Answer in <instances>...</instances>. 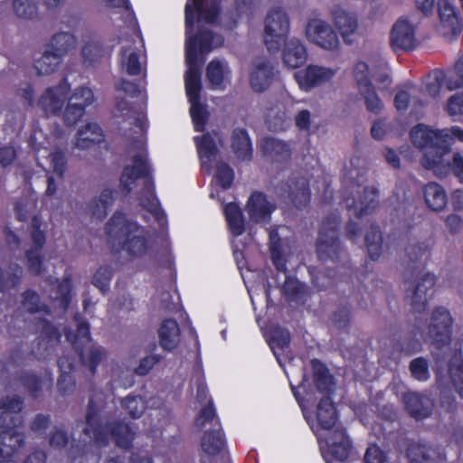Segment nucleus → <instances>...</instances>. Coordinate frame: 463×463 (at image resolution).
I'll use <instances>...</instances> for the list:
<instances>
[{"instance_id":"nucleus-23","label":"nucleus","mask_w":463,"mask_h":463,"mask_svg":"<svg viewBox=\"0 0 463 463\" xmlns=\"http://www.w3.org/2000/svg\"><path fill=\"white\" fill-rule=\"evenodd\" d=\"M121 42L120 37H115L110 44H105L101 39L92 38L81 49L83 62L93 66L103 58H109L114 48Z\"/></svg>"},{"instance_id":"nucleus-64","label":"nucleus","mask_w":463,"mask_h":463,"mask_svg":"<svg viewBox=\"0 0 463 463\" xmlns=\"http://www.w3.org/2000/svg\"><path fill=\"white\" fill-rule=\"evenodd\" d=\"M215 179L223 190H227L233 183L234 171L229 164L221 162L216 167Z\"/></svg>"},{"instance_id":"nucleus-58","label":"nucleus","mask_w":463,"mask_h":463,"mask_svg":"<svg viewBox=\"0 0 463 463\" xmlns=\"http://www.w3.org/2000/svg\"><path fill=\"white\" fill-rule=\"evenodd\" d=\"M128 47H122L120 51L121 63L126 68V71L130 76H137L141 73L140 57L137 52H131L128 54Z\"/></svg>"},{"instance_id":"nucleus-44","label":"nucleus","mask_w":463,"mask_h":463,"mask_svg":"<svg viewBox=\"0 0 463 463\" xmlns=\"http://www.w3.org/2000/svg\"><path fill=\"white\" fill-rule=\"evenodd\" d=\"M198 156L203 164L210 163L218 153L219 148L211 133H204L202 137H194Z\"/></svg>"},{"instance_id":"nucleus-12","label":"nucleus","mask_w":463,"mask_h":463,"mask_svg":"<svg viewBox=\"0 0 463 463\" xmlns=\"http://www.w3.org/2000/svg\"><path fill=\"white\" fill-rule=\"evenodd\" d=\"M93 101L94 94L90 88L80 86L75 89L63 112L64 124L68 127L75 125Z\"/></svg>"},{"instance_id":"nucleus-27","label":"nucleus","mask_w":463,"mask_h":463,"mask_svg":"<svg viewBox=\"0 0 463 463\" xmlns=\"http://www.w3.org/2000/svg\"><path fill=\"white\" fill-rule=\"evenodd\" d=\"M405 250L409 258L408 269H411L410 277L405 278V282H408L425 268L426 260L430 257V247L428 242L421 241L418 244L409 245Z\"/></svg>"},{"instance_id":"nucleus-15","label":"nucleus","mask_w":463,"mask_h":463,"mask_svg":"<svg viewBox=\"0 0 463 463\" xmlns=\"http://www.w3.org/2000/svg\"><path fill=\"white\" fill-rule=\"evenodd\" d=\"M71 90V84L66 77L58 85L49 87L39 99L38 105L45 114L57 115L61 111Z\"/></svg>"},{"instance_id":"nucleus-21","label":"nucleus","mask_w":463,"mask_h":463,"mask_svg":"<svg viewBox=\"0 0 463 463\" xmlns=\"http://www.w3.org/2000/svg\"><path fill=\"white\" fill-rule=\"evenodd\" d=\"M334 74L330 69L308 65L305 70L295 72L294 78L301 90L308 91L330 80Z\"/></svg>"},{"instance_id":"nucleus-13","label":"nucleus","mask_w":463,"mask_h":463,"mask_svg":"<svg viewBox=\"0 0 463 463\" xmlns=\"http://www.w3.org/2000/svg\"><path fill=\"white\" fill-rule=\"evenodd\" d=\"M281 194L298 210L306 208L311 199L308 180L304 176H290L285 184L279 185Z\"/></svg>"},{"instance_id":"nucleus-56","label":"nucleus","mask_w":463,"mask_h":463,"mask_svg":"<svg viewBox=\"0 0 463 463\" xmlns=\"http://www.w3.org/2000/svg\"><path fill=\"white\" fill-rule=\"evenodd\" d=\"M18 380L33 399H37L40 396L43 387L40 376L32 372H23L19 375Z\"/></svg>"},{"instance_id":"nucleus-41","label":"nucleus","mask_w":463,"mask_h":463,"mask_svg":"<svg viewBox=\"0 0 463 463\" xmlns=\"http://www.w3.org/2000/svg\"><path fill=\"white\" fill-rule=\"evenodd\" d=\"M224 215L229 230L233 237H239L245 232V220L238 203L232 202L224 206Z\"/></svg>"},{"instance_id":"nucleus-4","label":"nucleus","mask_w":463,"mask_h":463,"mask_svg":"<svg viewBox=\"0 0 463 463\" xmlns=\"http://www.w3.org/2000/svg\"><path fill=\"white\" fill-rule=\"evenodd\" d=\"M411 143L423 151L422 166L432 171L439 161L449 154V137L440 129H431L424 124H417L410 131Z\"/></svg>"},{"instance_id":"nucleus-16","label":"nucleus","mask_w":463,"mask_h":463,"mask_svg":"<svg viewBox=\"0 0 463 463\" xmlns=\"http://www.w3.org/2000/svg\"><path fill=\"white\" fill-rule=\"evenodd\" d=\"M346 207L354 211L357 218L372 214L379 206V190L373 186H365L358 196H348L345 198Z\"/></svg>"},{"instance_id":"nucleus-17","label":"nucleus","mask_w":463,"mask_h":463,"mask_svg":"<svg viewBox=\"0 0 463 463\" xmlns=\"http://www.w3.org/2000/svg\"><path fill=\"white\" fill-rule=\"evenodd\" d=\"M227 441L224 431L221 427L204 431L201 438V447L207 455L201 458V463H212L211 457L221 454L226 448ZM224 463H230L229 455H223Z\"/></svg>"},{"instance_id":"nucleus-19","label":"nucleus","mask_w":463,"mask_h":463,"mask_svg":"<svg viewBox=\"0 0 463 463\" xmlns=\"http://www.w3.org/2000/svg\"><path fill=\"white\" fill-rule=\"evenodd\" d=\"M402 402L405 411L416 420H422L430 417L434 408L432 399L415 392L403 393Z\"/></svg>"},{"instance_id":"nucleus-30","label":"nucleus","mask_w":463,"mask_h":463,"mask_svg":"<svg viewBox=\"0 0 463 463\" xmlns=\"http://www.w3.org/2000/svg\"><path fill=\"white\" fill-rule=\"evenodd\" d=\"M423 335L422 323L418 316L415 317V324L412 330L404 335H400L397 343L394 345L401 354L411 355L420 352L422 348L420 340L417 337Z\"/></svg>"},{"instance_id":"nucleus-47","label":"nucleus","mask_w":463,"mask_h":463,"mask_svg":"<svg viewBox=\"0 0 463 463\" xmlns=\"http://www.w3.org/2000/svg\"><path fill=\"white\" fill-rule=\"evenodd\" d=\"M62 56L51 49L46 50L41 58L34 61L33 67L38 75H48L55 71L62 61Z\"/></svg>"},{"instance_id":"nucleus-10","label":"nucleus","mask_w":463,"mask_h":463,"mask_svg":"<svg viewBox=\"0 0 463 463\" xmlns=\"http://www.w3.org/2000/svg\"><path fill=\"white\" fill-rule=\"evenodd\" d=\"M191 33L192 31L185 33V61L203 64L204 59L203 57L199 61V55L203 56L213 51L217 34L211 30H199L195 34L189 35Z\"/></svg>"},{"instance_id":"nucleus-37","label":"nucleus","mask_w":463,"mask_h":463,"mask_svg":"<svg viewBox=\"0 0 463 463\" xmlns=\"http://www.w3.org/2000/svg\"><path fill=\"white\" fill-rule=\"evenodd\" d=\"M103 141L104 133L100 126L97 123H88L84 128L79 129L75 146L80 149H88Z\"/></svg>"},{"instance_id":"nucleus-48","label":"nucleus","mask_w":463,"mask_h":463,"mask_svg":"<svg viewBox=\"0 0 463 463\" xmlns=\"http://www.w3.org/2000/svg\"><path fill=\"white\" fill-rule=\"evenodd\" d=\"M22 306L29 314H51L50 307L43 303L40 295L33 289H26L22 293Z\"/></svg>"},{"instance_id":"nucleus-62","label":"nucleus","mask_w":463,"mask_h":463,"mask_svg":"<svg viewBox=\"0 0 463 463\" xmlns=\"http://www.w3.org/2000/svg\"><path fill=\"white\" fill-rule=\"evenodd\" d=\"M72 281L69 277L64 278L58 283L54 299L60 302V305L66 309L71 301Z\"/></svg>"},{"instance_id":"nucleus-28","label":"nucleus","mask_w":463,"mask_h":463,"mask_svg":"<svg viewBox=\"0 0 463 463\" xmlns=\"http://www.w3.org/2000/svg\"><path fill=\"white\" fill-rule=\"evenodd\" d=\"M313 370V382L316 389L323 394L329 396L335 392V382L334 376L329 373L328 368L318 359L311 361Z\"/></svg>"},{"instance_id":"nucleus-49","label":"nucleus","mask_w":463,"mask_h":463,"mask_svg":"<svg viewBox=\"0 0 463 463\" xmlns=\"http://www.w3.org/2000/svg\"><path fill=\"white\" fill-rule=\"evenodd\" d=\"M76 353L81 364L85 367H88L92 375L96 373L98 366L106 357L105 350L101 347L96 346H91L89 349L87 355L84 353L83 347L76 350Z\"/></svg>"},{"instance_id":"nucleus-63","label":"nucleus","mask_w":463,"mask_h":463,"mask_svg":"<svg viewBox=\"0 0 463 463\" xmlns=\"http://www.w3.org/2000/svg\"><path fill=\"white\" fill-rule=\"evenodd\" d=\"M411 376L420 382L430 378L429 362L425 357H417L411 361L409 365Z\"/></svg>"},{"instance_id":"nucleus-43","label":"nucleus","mask_w":463,"mask_h":463,"mask_svg":"<svg viewBox=\"0 0 463 463\" xmlns=\"http://www.w3.org/2000/svg\"><path fill=\"white\" fill-rule=\"evenodd\" d=\"M424 199L428 207L434 212L443 210L448 203L444 188L437 183H429L424 186Z\"/></svg>"},{"instance_id":"nucleus-32","label":"nucleus","mask_w":463,"mask_h":463,"mask_svg":"<svg viewBox=\"0 0 463 463\" xmlns=\"http://www.w3.org/2000/svg\"><path fill=\"white\" fill-rule=\"evenodd\" d=\"M232 71L226 61L212 60L206 67V78L212 90H225V80H230Z\"/></svg>"},{"instance_id":"nucleus-26","label":"nucleus","mask_w":463,"mask_h":463,"mask_svg":"<svg viewBox=\"0 0 463 463\" xmlns=\"http://www.w3.org/2000/svg\"><path fill=\"white\" fill-rule=\"evenodd\" d=\"M407 457L411 463H444L446 455L439 448L413 442L407 448Z\"/></svg>"},{"instance_id":"nucleus-34","label":"nucleus","mask_w":463,"mask_h":463,"mask_svg":"<svg viewBox=\"0 0 463 463\" xmlns=\"http://www.w3.org/2000/svg\"><path fill=\"white\" fill-rule=\"evenodd\" d=\"M188 69L184 75L185 92L188 101L201 100L202 92V64L187 63Z\"/></svg>"},{"instance_id":"nucleus-6","label":"nucleus","mask_w":463,"mask_h":463,"mask_svg":"<svg viewBox=\"0 0 463 463\" xmlns=\"http://www.w3.org/2000/svg\"><path fill=\"white\" fill-rule=\"evenodd\" d=\"M21 423H3L0 431V463H15L12 458L24 446V435L18 431ZM47 454L43 450H35L23 463H46Z\"/></svg>"},{"instance_id":"nucleus-29","label":"nucleus","mask_w":463,"mask_h":463,"mask_svg":"<svg viewBox=\"0 0 463 463\" xmlns=\"http://www.w3.org/2000/svg\"><path fill=\"white\" fill-rule=\"evenodd\" d=\"M231 147L237 159L250 162L253 157L252 142L244 128H235L231 135Z\"/></svg>"},{"instance_id":"nucleus-14","label":"nucleus","mask_w":463,"mask_h":463,"mask_svg":"<svg viewBox=\"0 0 463 463\" xmlns=\"http://www.w3.org/2000/svg\"><path fill=\"white\" fill-rule=\"evenodd\" d=\"M306 34L312 43L326 50H336L340 45L338 36L334 29L320 19L308 21Z\"/></svg>"},{"instance_id":"nucleus-54","label":"nucleus","mask_w":463,"mask_h":463,"mask_svg":"<svg viewBox=\"0 0 463 463\" xmlns=\"http://www.w3.org/2000/svg\"><path fill=\"white\" fill-rule=\"evenodd\" d=\"M283 291L291 301L302 304L307 301V288L304 283L297 279L286 280Z\"/></svg>"},{"instance_id":"nucleus-45","label":"nucleus","mask_w":463,"mask_h":463,"mask_svg":"<svg viewBox=\"0 0 463 463\" xmlns=\"http://www.w3.org/2000/svg\"><path fill=\"white\" fill-rule=\"evenodd\" d=\"M365 246L371 260H377L383 251V234L379 225L372 223L364 236Z\"/></svg>"},{"instance_id":"nucleus-59","label":"nucleus","mask_w":463,"mask_h":463,"mask_svg":"<svg viewBox=\"0 0 463 463\" xmlns=\"http://www.w3.org/2000/svg\"><path fill=\"white\" fill-rule=\"evenodd\" d=\"M112 277V268L108 265L101 266L94 273L91 282L93 286L99 288L102 294H106L109 289Z\"/></svg>"},{"instance_id":"nucleus-39","label":"nucleus","mask_w":463,"mask_h":463,"mask_svg":"<svg viewBox=\"0 0 463 463\" xmlns=\"http://www.w3.org/2000/svg\"><path fill=\"white\" fill-rule=\"evenodd\" d=\"M24 407V399L18 395L6 396L0 399V410L4 411L0 414V426L3 423H22V419L13 412L19 413Z\"/></svg>"},{"instance_id":"nucleus-51","label":"nucleus","mask_w":463,"mask_h":463,"mask_svg":"<svg viewBox=\"0 0 463 463\" xmlns=\"http://www.w3.org/2000/svg\"><path fill=\"white\" fill-rule=\"evenodd\" d=\"M207 423H211L214 427L222 426L212 398H210L208 402L199 411L194 419V424L198 428L202 429L205 427Z\"/></svg>"},{"instance_id":"nucleus-52","label":"nucleus","mask_w":463,"mask_h":463,"mask_svg":"<svg viewBox=\"0 0 463 463\" xmlns=\"http://www.w3.org/2000/svg\"><path fill=\"white\" fill-rule=\"evenodd\" d=\"M360 94L364 99V103L367 111L378 115L383 109V103L380 97L378 96L375 88L372 84H365L364 87H360L359 89Z\"/></svg>"},{"instance_id":"nucleus-24","label":"nucleus","mask_w":463,"mask_h":463,"mask_svg":"<svg viewBox=\"0 0 463 463\" xmlns=\"http://www.w3.org/2000/svg\"><path fill=\"white\" fill-rule=\"evenodd\" d=\"M221 12L220 5L217 1H213L207 8L203 6L202 10H195L189 2L186 3L184 8V24L185 33L193 31L196 21H203L206 24H215L219 18Z\"/></svg>"},{"instance_id":"nucleus-53","label":"nucleus","mask_w":463,"mask_h":463,"mask_svg":"<svg viewBox=\"0 0 463 463\" xmlns=\"http://www.w3.org/2000/svg\"><path fill=\"white\" fill-rule=\"evenodd\" d=\"M141 205L146 211L151 213L155 220L163 226L167 223L166 213L162 209L159 199L156 194H145Z\"/></svg>"},{"instance_id":"nucleus-35","label":"nucleus","mask_w":463,"mask_h":463,"mask_svg":"<svg viewBox=\"0 0 463 463\" xmlns=\"http://www.w3.org/2000/svg\"><path fill=\"white\" fill-rule=\"evenodd\" d=\"M317 420L323 430L333 429L337 420L338 413L332 397L323 396L317 405Z\"/></svg>"},{"instance_id":"nucleus-3","label":"nucleus","mask_w":463,"mask_h":463,"mask_svg":"<svg viewBox=\"0 0 463 463\" xmlns=\"http://www.w3.org/2000/svg\"><path fill=\"white\" fill-rule=\"evenodd\" d=\"M108 237L118 241L121 250L131 259L145 257L151 249L146 228L128 219L121 211H116L105 226Z\"/></svg>"},{"instance_id":"nucleus-8","label":"nucleus","mask_w":463,"mask_h":463,"mask_svg":"<svg viewBox=\"0 0 463 463\" xmlns=\"http://www.w3.org/2000/svg\"><path fill=\"white\" fill-rule=\"evenodd\" d=\"M453 322L452 316L448 308L440 306L433 309L428 326V332L432 339V344L437 348L441 349L450 344Z\"/></svg>"},{"instance_id":"nucleus-60","label":"nucleus","mask_w":463,"mask_h":463,"mask_svg":"<svg viewBox=\"0 0 463 463\" xmlns=\"http://www.w3.org/2000/svg\"><path fill=\"white\" fill-rule=\"evenodd\" d=\"M42 219L38 215H34L31 222L30 237L33 244V250L41 251L46 242L44 231L42 230Z\"/></svg>"},{"instance_id":"nucleus-46","label":"nucleus","mask_w":463,"mask_h":463,"mask_svg":"<svg viewBox=\"0 0 463 463\" xmlns=\"http://www.w3.org/2000/svg\"><path fill=\"white\" fill-rule=\"evenodd\" d=\"M448 370L453 386L463 399V355L461 352H455L452 354L448 363Z\"/></svg>"},{"instance_id":"nucleus-7","label":"nucleus","mask_w":463,"mask_h":463,"mask_svg":"<svg viewBox=\"0 0 463 463\" xmlns=\"http://www.w3.org/2000/svg\"><path fill=\"white\" fill-rule=\"evenodd\" d=\"M133 165L124 166L119 177V188L126 194L132 192V185L137 179L144 178L145 194H156L154 180L151 176V170L146 158L140 155L132 157Z\"/></svg>"},{"instance_id":"nucleus-61","label":"nucleus","mask_w":463,"mask_h":463,"mask_svg":"<svg viewBox=\"0 0 463 463\" xmlns=\"http://www.w3.org/2000/svg\"><path fill=\"white\" fill-rule=\"evenodd\" d=\"M121 406L132 419L140 418L145 411L142 398L138 395H128L121 401Z\"/></svg>"},{"instance_id":"nucleus-5","label":"nucleus","mask_w":463,"mask_h":463,"mask_svg":"<svg viewBox=\"0 0 463 463\" xmlns=\"http://www.w3.org/2000/svg\"><path fill=\"white\" fill-rule=\"evenodd\" d=\"M339 218L335 214L326 216L319 229L316 242V253L322 262H337L343 251L339 237Z\"/></svg>"},{"instance_id":"nucleus-42","label":"nucleus","mask_w":463,"mask_h":463,"mask_svg":"<svg viewBox=\"0 0 463 463\" xmlns=\"http://www.w3.org/2000/svg\"><path fill=\"white\" fill-rule=\"evenodd\" d=\"M74 320L77 324L76 332L73 334L71 330H65V335L76 351L82 348L83 344L90 342L91 336L90 323L83 318L81 314H75Z\"/></svg>"},{"instance_id":"nucleus-38","label":"nucleus","mask_w":463,"mask_h":463,"mask_svg":"<svg viewBox=\"0 0 463 463\" xmlns=\"http://www.w3.org/2000/svg\"><path fill=\"white\" fill-rule=\"evenodd\" d=\"M434 175L439 178L446 177L452 173L455 177L463 184V156L459 152L453 154L452 161H448L445 156L442 157L432 169Z\"/></svg>"},{"instance_id":"nucleus-36","label":"nucleus","mask_w":463,"mask_h":463,"mask_svg":"<svg viewBox=\"0 0 463 463\" xmlns=\"http://www.w3.org/2000/svg\"><path fill=\"white\" fill-rule=\"evenodd\" d=\"M273 68L267 61L255 65L250 76V83L256 92H262L270 85L273 79Z\"/></svg>"},{"instance_id":"nucleus-40","label":"nucleus","mask_w":463,"mask_h":463,"mask_svg":"<svg viewBox=\"0 0 463 463\" xmlns=\"http://www.w3.org/2000/svg\"><path fill=\"white\" fill-rule=\"evenodd\" d=\"M116 190L104 188L98 197H94L90 204L91 215L100 221L108 215L109 209L115 202Z\"/></svg>"},{"instance_id":"nucleus-2","label":"nucleus","mask_w":463,"mask_h":463,"mask_svg":"<svg viewBox=\"0 0 463 463\" xmlns=\"http://www.w3.org/2000/svg\"><path fill=\"white\" fill-rule=\"evenodd\" d=\"M289 33V18L284 9L276 7L271 9L265 18L264 43L271 53L278 52L282 44L283 62L288 68H299L307 59L305 45L298 39L287 42Z\"/></svg>"},{"instance_id":"nucleus-18","label":"nucleus","mask_w":463,"mask_h":463,"mask_svg":"<svg viewBox=\"0 0 463 463\" xmlns=\"http://www.w3.org/2000/svg\"><path fill=\"white\" fill-rule=\"evenodd\" d=\"M390 44L394 52L412 51L416 47L414 27L407 19H399L393 24Z\"/></svg>"},{"instance_id":"nucleus-57","label":"nucleus","mask_w":463,"mask_h":463,"mask_svg":"<svg viewBox=\"0 0 463 463\" xmlns=\"http://www.w3.org/2000/svg\"><path fill=\"white\" fill-rule=\"evenodd\" d=\"M291 336L288 329L279 326H274L270 332L269 345L275 352V349L284 351L289 347Z\"/></svg>"},{"instance_id":"nucleus-31","label":"nucleus","mask_w":463,"mask_h":463,"mask_svg":"<svg viewBox=\"0 0 463 463\" xmlns=\"http://www.w3.org/2000/svg\"><path fill=\"white\" fill-rule=\"evenodd\" d=\"M159 345L164 351L173 352L180 344L181 331L174 318L165 319L157 331Z\"/></svg>"},{"instance_id":"nucleus-20","label":"nucleus","mask_w":463,"mask_h":463,"mask_svg":"<svg viewBox=\"0 0 463 463\" xmlns=\"http://www.w3.org/2000/svg\"><path fill=\"white\" fill-rule=\"evenodd\" d=\"M435 283L436 276L428 272L418 280L411 295L407 292L406 298L410 300L409 303L413 313L421 315L426 310L429 292L432 290Z\"/></svg>"},{"instance_id":"nucleus-11","label":"nucleus","mask_w":463,"mask_h":463,"mask_svg":"<svg viewBox=\"0 0 463 463\" xmlns=\"http://www.w3.org/2000/svg\"><path fill=\"white\" fill-rule=\"evenodd\" d=\"M353 450V444L346 430L337 427L328 438L327 447L323 451L326 463H344L347 461Z\"/></svg>"},{"instance_id":"nucleus-22","label":"nucleus","mask_w":463,"mask_h":463,"mask_svg":"<svg viewBox=\"0 0 463 463\" xmlns=\"http://www.w3.org/2000/svg\"><path fill=\"white\" fill-rule=\"evenodd\" d=\"M246 210L251 222L260 223L269 222L276 205L271 203L263 192L254 191L250 195Z\"/></svg>"},{"instance_id":"nucleus-33","label":"nucleus","mask_w":463,"mask_h":463,"mask_svg":"<svg viewBox=\"0 0 463 463\" xmlns=\"http://www.w3.org/2000/svg\"><path fill=\"white\" fill-rule=\"evenodd\" d=\"M335 25L339 30L345 43H352L351 36L356 33L358 27L357 18L345 10L337 7L332 11Z\"/></svg>"},{"instance_id":"nucleus-1","label":"nucleus","mask_w":463,"mask_h":463,"mask_svg":"<svg viewBox=\"0 0 463 463\" xmlns=\"http://www.w3.org/2000/svg\"><path fill=\"white\" fill-rule=\"evenodd\" d=\"M83 432L90 438V440H79L76 444L71 443L68 456L72 461H76L87 454L91 441L99 446H107L111 438L117 447L129 449L135 439V432L128 423L120 420L104 423L92 398L88 403L86 427Z\"/></svg>"},{"instance_id":"nucleus-9","label":"nucleus","mask_w":463,"mask_h":463,"mask_svg":"<svg viewBox=\"0 0 463 463\" xmlns=\"http://www.w3.org/2000/svg\"><path fill=\"white\" fill-rule=\"evenodd\" d=\"M431 80L425 84V90L430 97L439 96L443 86L449 90L463 87V55L455 63L453 70L447 74L442 70H435L430 75Z\"/></svg>"},{"instance_id":"nucleus-25","label":"nucleus","mask_w":463,"mask_h":463,"mask_svg":"<svg viewBox=\"0 0 463 463\" xmlns=\"http://www.w3.org/2000/svg\"><path fill=\"white\" fill-rule=\"evenodd\" d=\"M260 148L262 154L272 163L287 165L290 162L292 150L289 145L273 137H266L261 140Z\"/></svg>"},{"instance_id":"nucleus-50","label":"nucleus","mask_w":463,"mask_h":463,"mask_svg":"<svg viewBox=\"0 0 463 463\" xmlns=\"http://www.w3.org/2000/svg\"><path fill=\"white\" fill-rule=\"evenodd\" d=\"M76 37L68 32H61L54 34L50 42L49 49L64 57L75 47Z\"/></svg>"},{"instance_id":"nucleus-55","label":"nucleus","mask_w":463,"mask_h":463,"mask_svg":"<svg viewBox=\"0 0 463 463\" xmlns=\"http://www.w3.org/2000/svg\"><path fill=\"white\" fill-rule=\"evenodd\" d=\"M190 116L196 132H203L208 121L209 113L201 100L190 101Z\"/></svg>"}]
</instances>
